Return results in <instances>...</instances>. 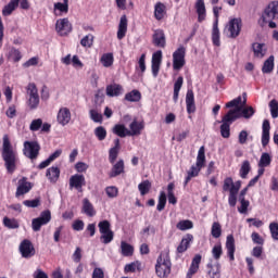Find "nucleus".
<instances>
[{"label": "nucleus", "instance_id": "obj_60", "mask_svg": "<svg viewBox=\"0 0 278 278\" xmlns=\"http://www.w3.org/2000/svg\"><path fill=\"white\" fill-rule=\"evenodd\" d=\"M100 233H105L108 231H112L111 224L108 220H102L98 224Z\"/></svg>", "mask_w": 278, "mask_h": 278}, {"label": "nucleus", "instance_id": "obj_13", "mask_svg": "<svg viewBox=\"0 0 278 278\" xmlns=\"http://www.w3.org/2000/svg\"><path fill=\"white\" fill-rule=\"evenodd\" d=\"M31 182L27 181V178H22L18 180V186L15 192V197H23V194H27L31 190Z\"/></svg>", "mask_w": 278, "mask_h": 278}, {"label": "nucleus", "instance_id": "obj_20", "mask_svg": "<svg viewBox=\"0 0 278 278\" xmlns=\"http://www.w3.org/2000/svg\"><path fill=\"white\" fill-rule=\"evenodd\" d=\"M186 105L188 114H194V112H197V104H194V91L191 89L187 91Z\"/></svg>", "mask_w": 278, "mask_h": 278}, {"label": "nucleus", "instance_id": "obj_35", "mask_svg": "<svg viewBox=\"0 0 278 278\" xmlns=\"http://www.w3.org/2000/svg\"><path fill=\"white\" fill-rule=\"evenodd\" d=\"M113 134L119 138H126V136H129V129H127L123 124H116L113 127Z\"/></svg>", "mask_w": 278, "mask_h": 278}, {"label": "nucleus", "instance_id": "obj_52", "mask_svg": "<svg viewBox=\"0 0 278 278\" xmlns=\"http://www.w3.org/2000/svg\"><path fill=\"white\" fill-rule=\"evenodd\" d=\"M177 229H179L180 231H188V229H192L193 227V224L192 222L186 219V220H180L178 224H177Z\"/></svg>", "mask_w": 278, "mask_h": 278}, {"label": "nucleus", "instance_id": "obj_33", "mask_svg": "<svg viewBox=\"0 0 278 278\" xmlns=\"http://www.w3.org/2000/svg\"><path fill=\"white\" fill-rule=\"evenodd\" d=\"M162 66V51L157 50L152 54V71H160Z\"/></svg>", "mask_w": 278, "mask_h": 278}, {"label": "nucleus", "instance_id": "obj_31", "mask_svg": "<svg viewBox=\"0 0 278 278\" xmlns=\"http://www.w3.org/2000/svg\"><path fill=\"white\" fill-rule=\"evenodd\" d=\"M195 10L199 23H203L205 21V2L203 0H197Z\"/></svg>", "mask_w": 278, "mask_h": 278}, {"label": "nucleus", "instance_id": "obj_64", "mask_svg": "<svg viewBox=\"0 0 278 278\" xmlns=\"http://www.w3.org/2000/svg\"><path fill=\"white\" fill-rule=\"evenodd\" d=\"M23 205H25L26 207H38L40 206V199H34V200H25L23 202Z\"/></svg>", "mask_w": 278, "mask_h": 278}, {"label": "nucleus", "instance_id": "obj_56", "mask_svg": "<svg viewBox=\"0 0 278 278\" xmlns=\"http://www.w3.org/2000/svg\"><path fill=\"white\" fill-rule=\"evenodd\" d=\"M23 55H21V51L17 49L12 48L9 52V60H12L13 62H18Z\"/></svg>", "mask_w": 278, "mask_h": 278}, {"label": "nucleus", "instance_id": "obj_30", "mask_svg": "<svg viewBox=\"0 0 278 278\" xmlns=\"http://www.w3.org/2000/svg\"><path fill=\"white\" fill-rule=\"evenodd\" d=\"M46 176L49 179V181H51V184H55L58 179H60V168L56 166L48 168Z\"/></svg>", "mask_w": 278, "mask_h": 278}, {"label": "nucleus", "instance_id": "obj_59", "mask_svg": "<svg viewBox=\"0 0 278 278\" xmlns=\"http://www.w3.org/2000/svg\"><path fill=\"white\" fill-rule=\"evenodd\" d=\"M212 255L214 260H220V256L223 255V245L215 244L212 249Z\"/></svg>", "mask_w": 278, "mask_h": 278}, {"label": "nucleus", "instance_id": "obj_22", "mask_svg": "<svg viewBox=\"0 0 278 278\" xmlns=\"http://www.w3.org/2000/svg\"><path fill=\"white\" fill-rule=\"evenodd\" d=\"M127 36V15H122L118 24L117 39L123 40Z\"/></svg>", "mask_w": 278, "mask_h": 278}, {"label": "nucleus", "instance_id": "obj_49", "mask_svg": "<svg viewBox=\"0 0 278 278\" xmlns=\"http://www.w3.org/2000/svg\"><path fill=\"white\" fill-rule=\"evenodd\" d=\"M164 207H166V192L161 191L159 195V202L156 205L157 212H163Z\"/></svg>", "mask_w": 278, "mask_h": 278}, {"label": "nucleus", "instance_id": "obj_38", "mask_svg": "<svg viewBox=\"0 0 278 278\" xmlns=\"http://www.w3.org/2000/svg\"><path fill=\"white\" fill-rule=\"evenodd\" d=\"M142 99V93L138 90H132L125 94V100L129 101L130 103H138Z\"/></svg>", "mask_w": 278, "mask_h": 278}, {"label": "nucleus", "instance_id": "obj_61", "mask_svg": "<svg viewBox=\"0 0 278 278\" xmlns=\"http://www.w3.org/2000/svg\"><path fill=\"white\" fill-rule=\"evenodd\" d=\"M140 268V262H132L130 264L125 265L124 271L125 273H136Z\"/></svg>", "mask_w": 278, "mask_h": 278}, {"label": "nucleus", "instance_id": "obj_47", "mask_svg": "<svg viewBox=\"0 0 278 278\" xmlns=\"http://www.w3.org/2000/svg\"><path fill=\"white\" fill-rule=\"evenodd\" d=\"M237 185H238V181L233 182L232 177H227L224 180L223 190H224V192L231 193V188H233V186H237Z\"/></svg>", "mask_w": 278, "mask_h": 278}, {"label": "nucleus", "instance_id": "obj_2", "mask_svg": "<svg viewBox=\"0 0 278 278\" xmlns=\"http://www.w3.org/2000/svg\"><path fill=\"white\" fill-rule=\"evenodd\" d=\"M172 266H173V263H170V254L168 250L161 252L155 264V271L157 277L160 278L168 277V275H170Z\"/></svg>", "mask_w": 278, "mask_h": 278}, {"label": "nucleus", "instance_id": "obj_43", "mask_svg": "<svg viewBox=\"0 0 278 278\" xmlns=\"http://www.w3.org/2000/svg\"><path fill=\"white\" fill-rule=\"evenodd\" d=\"M3 225L8 229H18L21 227V224H18V220L15 218L4 217L3 218Z\"/></svg>", "mask_w": 278, "mask_h": 278}, {"label": "nucleus", "instance_id": "obj_24", "mask_svg": "<svg viewBox=\"0 0 278 278\" xmlns=\"http://www.w3.org/2000/svg\"><path fill=\"white\" fill-rule=\"evenodd\" d=\"M83 214H86V216H89V218H92V216L97 215V211H94V206L92 203H90L88 198L83 200Z\"/></svg>", "mask_w": 278, "mask_h": 278}, {"label": "nucleus", "instance_id": "obj_62", "mask_svg": "<svg viewBox=\"0 0 278 278\" xmlns=\"http://www.w3.org/2000/svg\"><path fill=\"white\" fill-rule=\"evenodd\" d=\"M41 127H42V119L40 118L34 119L29 125L30 131H38L39 129H41Z\"/></svg>", "mask_w": 278, "mask_h": 278}, {"label": "nucleus", "instance_id": "obj_57", "mask_svg": "<svg viewBox=\"0 0 278 278\" xmlns=\"http://www.w3.org/2000/svg\"><path fill=\"white\" fill-rule=\"evenodd\" d=\"M105 192L109 199H116L118 197V188L114 186L106 187Z\"/></svg>", "mask_w": 278, "mask_h": 278}, {"label": "nucleus", "instance_id": "obj_28", "mask_svg": "<svg viewBox=\"0 0 278 278\" xmlns=\"http://www.w3.org/2000/svg\"><path fill=\"white\" fill-rule=\"evenodd\" d=\"M123 173H125V161L119 160L113 165L110 177H118V175H123Z\"/></svg>", "mask_w": 278, "mask_h": 278}, {"label": "nucleus", "instance_id": "obj_34", "mask_svg": "<svg viewBox=\"0 0 278 278\" xmlns=\"http://www.w3.org/2000/svg\"><path fill=\"white\" fill-rule=\"evenodd\" d=\"M207 268H208V275L211 278H220V264L219 263H216V264L208 263Z\"/></svg>", "mask_w": 278, "mask_h": 278}, {"label": "nucleus", "instance_id": "obj_46", "mask_svg": "<svg viewBox=\"0 0 278 278\" xmlns=\"http://www.w3.org/2000/svg\"><path fill=\"white\" fill-rule=\"evenodd\" d=\"M138 190L141 194V197H144V194H149V191L151 190V181L144 180L138 185Z\"/></svg>", "mask_w": 278, "mask_h": 278}, {"label": "nucleus", "instance_id": "obj_11", "mask_svg": "<svg viewBox=\"0 0 278 278\" xmlns=\"http://www.w3.org/2000/svg\"><path fill=\"white\" fill-rule=\"evenodd\" d=\"M229 31V38H238L240 36V31H242V20L241 18H232L228 23L227 27Z\"/></svg>", "mask_w": 278, "mask_h": 278}, {"label": "nucleus", "instance_id": "obj_58", "mask_svg": "<svg viewBox=\"0 0 278 278\" xmlns=\"http://www.w3.org/2000/svg\"><path fill=\"white\" fill-rule=\"evenodd\" d=\"M269 110H270L271 118H278V102H277V100H271L269 102Z\"/></svg>", "mask_w": 278, "mask_h": 278}, {"label": "nucleus", "instance_id": "obj_37", "mask_svg": "<svg viewBox=\"0 0 278 278\" xmlns=\"http://www.w3.org/2000/svg\"><path fill=\"white\" fill-rule=\"evenodd\" d=\"M21 0H11L2 10V14L4 16H10V14H12V12H14V10H16V8H18V2Z\"/></svg>", "mask_w": 278, "mask_h": 278}, {"label": "nucleus", "instance_id": "obj_18", "mask_svg": "<svg viewBox=\"0 0 278 278\" xmlns=\"http://www.w3.org/2000/svg\"><path fill=\"white\" fill-rule=\"evenodd\" d=\"M226 249L230 262H233L236 260V239H233V235L227 236Z\"/></svg>", "mask_w": 278, "mask_h": 278}, {"label": "nucleus", "instance_id": "obj_25", "mask_svg": "<svg viewBox=\"0 0 278 278\" xmlns=\"http://www.w3.org/2000/svg\"><path fill=\"white\" fill-rule=\"evenodd\" d=\"M252 49L254 58H258L260 60H262V58L266 55L267 48L265 43L255 42L252 45Z\"/></svg>", "mask_w": 278, "mask_h": 278}, {"label": "nucleus", "instance_id": "obj_21", "mask_svg": "<svg viewBox=\"0 0 278 278\" xmlns=\"http://www.w3.org/2000/svg\"><path fill=\"white\" fill-rule=\"evenodd\" d=\"M201 260H202L201 254H197L192 258L191 265H190L189 270L187 273L188 278H190V277H192V275H197V273H199V266H201Z\"/></svg>", "mask_w": 278, "mask_h": 278}, {"label": "nucleus", "instance_id": "obj_1", "mask_svg": "<svg viewBox=\"0 0 278 278\" xmlns=\"http://www.w3.org/2000/svg\"><path fill=\"white\" fill-rule=\"evenodd\" d=\"M2 140V160L7 172L12 175V173L16 170V166H18V153L12 149V143L10 142V137H8V135H4Z\"/></svg>", "mask_w": 278, "mask_h": 278}, {"label": "nucleus", "instance_id": "obj_9", "mask_svg": "<svg viewBox=\"0 0 278 278\" xmlns=\"http://www.w3.org/2000/svg\"><path fill=\"white\" fill-rule=\"evenodd\" d=\"M278 16V1H271L264 10L262 21H275Z\"/></svg>", "mask_w": 278, "mask_h": 278}, {"label": "nucleus", "instance_id": "obj_53", "mask_svg": "<svg viewBox=\"0 0 278 278\" xmlns=\"http://www.w3.org/2000/svg\"><path fill=\"white\" fill-rule=\"evenodd\" d=\"M94 42V36L93 35H87L80 40L81 47H87L90 49Z\"/></svg>", "mask_w": 278, "mask_h": 278}, {"label": "nucleus", "instance_id": "obj_14", "mask_svg": "<svg viewBox=\"0 0 278 278\" xmlns=\"http://www.w3.org/2000/svg\"><path fill=\"white\" fill-rule=\"evenodd\" d=\"M84 186H86V177L84 175L76 174L70 178V188H75L81 192Z\"/></svg>", "mask_w": 278, "mask_h": 278}, {"label": "nucleus", "instance_id": "obj_32", "mask_svg": "<svg viewBox=\"0 0 278 278\" xmlns=\"http://www.w3.org/2000/svg\"><path fill=\"white\" fill-rule=\"evenodd\" d=\"M166 15V5L162 2H157L154 7V17L156 21H162Z\"/></svg>", "mask_w": 278, "mask_h": 278}, {"label": "nucleus", "instance_id": "obj_6", "mask_svg": "<svg viewBox=\"0 0 278 278\" xmlns=\"http://www.w3.org/2000/svg\"><path fill=\"white\" fill-rule=\"evenodd\" d=\"M23 154L28 160H38V155H40V143L37 141H25Z\"/></svg>", "mask_w": 278, "mask_h": 278}, {"label": "nucleus", "instance_id": "obj_63", "mask_svg": "<svg viewBox=\"0 0 278 278\" xmlns=\"http://www.w3.org/2000/svg\"><path fill=\"white\" fill-rule=\"evenodd\" d=\"M269 231L271 233L273 240H278V223H270L269 224Z\"/></svg>", "mask_w": 278, "mask_h": 278}, {"label": "nucleus", "instance_id": "obj_41", "mask_svg": "<svg viewBox=\"0 0 278 278\" xmlns=\"http://www.w3.org/2000/svg\"><path fill=\"white\" fill-rule=\"evenodd\" d=\"M89 117L93 121V123H103V114L100 109H91L89 111Z\"/></svg>", "mask_w": 278, "mask_h": 278}, {"label": "nucleus", "instance_id": "obj_44", "mask_svg": "<svg viewBox=\"0 0 278 278\" xmlns=\"http://www.w3.org/2000/svg\"><path fill=\"white\" fill-rule=\"evenodd\" d=\"M270 162H273L270 154L265 152L261 155L258 166L260 168H266L267 166H270Z\"/></svg>", "mask_w": 278, "mask_h": 278}, {"label": "nucleus", "instance_id": "obj_5", "mask_svg": "<svg viewBox=\"0 0 278 278\" xmlns=\"http://www.w3.org/2000/svg\"><path fill=\"white\" fill-rule=\"evenodd\" d=\"M26 94L28 96L27 106L29 110H38V106L40 105V96L38 94L36 84H28L26 87Z\"/></svg>", "mask_w": 278, "mask_h": 278}, {"label": "nucleus", "instance_id": "obj_36", "mask_svg": "<svg viewBox=\"0 0 278 278\" xmlns=\"http://www.w3.org/2000/svg\"><path fill=\"white\" fill-rule=\"evenodd\" d=\"M212 40L215 47H220V31L218 30V20H216L213 25Z\"/></svg>", "mask_w": 278, "mask_h": 278}, {"label": "nucleus", "instance_id": "obj_15", "mask_svg": "<svg viewBox=\"0 0 278 278\" xmlns=\"http://www.w3.org/2000/svg\"><path fill=\"white\" fill-rule=\"evenodd\" d=\"M152 42L154 47L164 49V47H166V35H164V30L162 29L155 30L152 37Z\"/></svg>", "mask_w": 278, "mask_h": 278}, {"label": "nucleus", "instance_id": "obj_54", "mask_svg": "<svg viewBox=\"0 0 278 278\" xmlns=\"http://www.w3.org/2000/svg\"><path fill=\"white\" fill-rule=\"evenodd\" d=\"M253 114H255V110L253 109V106H248L244 109H242L241 106L240 118L241 116H243V118H251Z\"/></svg>", "mask_w": 278, "mask_h": 278}, {"label": "nucleus", "instance_id": "obj_55", "mask_svg": "<svg viewBox=\"0 0 278 278\" xmlns=\"http://www.w3.org/2000/svg\"><path fill=\"white\" fill-rule=\"evenodd\" d=\"M275 68V56L270 55L263 65L262 71H273Z\"/></svg>", "mask_w": 278, "mask_h": 278}, {"label": "nucleus", "instance_id": "obj_7", "mask_svg": "<svg viewBox=\"0 0 278 278\" xmlns=\"http://www.w3.org/2000/svg\"><path fill=\"white\" fill-rule=\"evenodd\" d=\"M51 223V211L41 212L40 216L31 220L33 231H40L41 227Z\"/></svg>", "mask_w": 278, "mask_h": 278}, {"label": "nucleus", "instance_id": "obj_48", "mask_svg": "<svg viewBox=\"0 0 278 278\" xmlns=\"http://www.w3.org/2000/svg\"><path fill=\"white\" fill-rule=\"evenodd\" d=\"M211 233L213 238H220L223 235V228L220 226V223L214 222L211 228Z\"/></svg>", "mask_w": 278, "mask_h": 278}, {"label": "nucleus", "instance_id": "obj_17", "mask_svg": "<svg viewBox=\"0 0 278 278\" xmlns=\"http://www.w3.org/2000/svg\"><path fill=\"white\" fill-rule=\"evenodd\" d=\"M56 121L59 125H62L63 127L68 125L71 123V110H68V108L60 109Z\"/></svg>", "mask_w": 278, "mask_h": 278}, {"label": "nucleus", "instance_id": "obj_19", "mask_svg": "<svg viewBox=\"0 0 278 278\" xmlns=\"http://www.w3.org/2000/svg\"><path fill=\"white\" fill-rule=\"evenodd\" d=\"M270 142V122L264 119L262 125V144L266 147Z\"/></svg>", "mask_w": 278, "mask_h": 278}, {"label": "nucleus", "instance_id": "obj_8", "mask_svg": "<svg viewBox=\"0 0 278 278\" xmlns=\"http://www.w3.org/2000/svg\"><path fill=\"white\" fill-rule=\"evenodd\" d=\"M186 64V48H178L173 54V66L175 71H180Z\"/></svg>", "mask_w": 278, "mask_h": 278}, {"label": "nucleus", "instance_id": "obj_50", "mask_svg": "<svg viewBox=\"0 0 278 278\" xmlns=\"http://www.w3.org/2000/svg\"><path fill=\"white\" fill-rule=\"evenodd\" d=\"M100 61H101V64H103L108 68L109 66H112V64H114V54L112 53L103 54Z\"/></svg>", "mask_w": 278, "mask_h": 278}, {"label": "nucleus", "instance_id": "obj_23", "mask_svg": "<svg viewBox=\"0 0 278 278\" xmlns=\"http://www.w3.org/2000/svg\"><path fill=\"white\" fill-rule=\"evenodd\" d=\"M53 12L55 16H62V14H68V0H63V2L54 3Z\"/></svg>", "mask_w": 278, "mask_h": 278}, {"label": "nucleus", "instance_id": "obj_26", "mask_svg": "<svg viewBox=\"0 0 278 278\" xmlns=\"http://www.w3.org/2000/svg\"><path fill=\"white\" fill-rule=\"evenodd\" d=\"M194 240V237L192 235H187L185 238H182L180 244L177 247V253H186L188 249L190 248V242Z\"/></svg>", "mask_w": 278, "mask_h": 278}, {"label": "nucleus", "instance_id": "obj_39", "mask_svg": "<svg viewBox=\"0 0 278 278\" xmlns=\"http://www.w3.org/2000/svg\"><path fill=\"white\" fill-rule=\"evenodd\" d=\"M121 253L124 255V257H131V255H134V247L125 241H122Z\"/></svg>", "mask_w": 278, "mask_h": 278}, {"label": "nucleus", "instance_id": "obj_10", "mask_svg": "<svg viewBox=\"0 0 278 278\" xmlns=\"http://www.w3.org/2000/svg\"><path fill=\"white\" fill-rule=\"evenodd\" d=\"M20 253L22 257L25 260H29V257H34L36 255V249L34 248V244L31 241L25 239L20 244Z\"/></svg>", "mask_w": 278, "mask_h": 278}, {"label": "nucleus", "instance_id": "obj_16", "mask_svg": "<svg viewBox=\"0 0 278 278\" xmlns=\"http://www.w3.org/2000/svg\"><path fill=\"white\" fill-rule=\"evenodd\" d=\"M240 188H242V181L238 180L237 185L233 188H230V193L228 197V204L230 207H236V203H238V192H240Z\"/></svg>", "mask_w": 278, "mask_h": 278}, {"label": "nucleus", "instance_id": "obj_40", "mask_svg": "<svg viewBox=\"0 0 278 278\" xmlns=\"http://www.w3.org/2000/svg\"><path fill=\"white\" fill-rule=\"evenodd\" d=\"M175 184L174 182H169L167 185V199H168V203H170L172 205H177V198L175 197Z\"/></svg>", "mask_w": 278, "mask_h": 278}, {"label": "nucleus", "instance_id": "obj_3", "mask_svg": "<svg viewBox=\"0 0 278 278\" xmlns=\"http://www.w3.org/2000/svg\"><path fill=\"white\" fill-rule=\"evenodd\" d=\"M240 118V108L231 109L222 119L220 135L224 138H229L231 136L230 127L231 124Z\"/></svg>", "mask_w": 278, "mask_h": 278}, {"label": "nucleus", "instance_id": "obj_45", "mask_svg": "<svg viewBox=\"0 0 278 278\" xmlns=\"http://www.w3.org/2000/svg\"><path fill=\"white\" fill-rule=\"evenodd\" d=\"M93 134L98 140L103 141L105 138H108V130L103 126H98L94 130Z\"/></svg>", "mask_w": 278, "mask_h": 278}, {"label": "nucleus", "instance_id": "obj_27", "mask_svg": "<svg viewBox=\"0 0 278 278\" xmlns=\"http://www.w3.org/2000/svg\"><path fill=\"white\" fill-rule=\"evenodd\" d=\"M123 94V87L121 85H108L106 97H121Z\"/></svg>", "mask_w": 278, "mask_h": 278}, {"label": "nucleus", "instance_id": "obj_29", "mask_svg": "<svg viewBox=\"0 0 278 278\" xmlns=\"http://www.w3.org/2000/svg\"><path fill=\"white\" fill-rule=\"evenodd\" d=\"M129 129L130 130H128V136H140L142 129H144V125H142V123L135 119L129 125Z\"/></svg>", "mask_w": 278, "mask_h": 278}, {"label": "nucleus", "instance_id": "obj_12", "mask_svg": "<svg viewBox=\"0 0 278 278\" xmlns=\"http://www.w3.org/2000/svg\"><path fill=\"white\" fill-rule=\"evenodd\" d=\"M55 29L59 36H68L73 31V25H71L68 18H60L56 21Z\"/></svg>", "mask_w": 278, "mask_h": 278}, {"label": "nucleus", "instance_id": "obj_51", "mask_svg": "<svg viewBox=\"0 0 278 278\" xmlns=\"http://www.w3.org/2000/svg\"><path fill=\"white\" fill-rule=\"evenodd\" d=\"M100 239L102 240L103 244H110V242L114 240V231L109 230L106 232H102Z\"/></svg>", "mask_w": 278, "mask_h": 278}, {"label": "nucleus", "instance_id": "obj_4", "mask_svg": "<svg viewBox=\"0 0 278 278\" xmlns=\"http://www.w3.org/2000/svg\"><path fill=\"white\" fill-rule=\"evenodd\" d=\"M204 166H205V147L202 146L198 151L195 165H192L190 170L188 172L184 186H188V184H190V180L193 177H199V173H201V168H203Z\"/></svg>", "mask_w": 278, "mask_h": 278}, {"label": "nucleus", "instance_id": "obj_42", "mask_svg": "<svg viewBox=\"0 0 278 278\" xmlns=\"http://www.w3.org/2000/svg\"><path fill=\"white\" fill-rule=\"evenodd\" d=\"M249 173H251V163L249 161H243L239 169L241 179H247V177H249Z\"/></svg>", "mask_w": 278, "mask_h": 278}]
</instances>
